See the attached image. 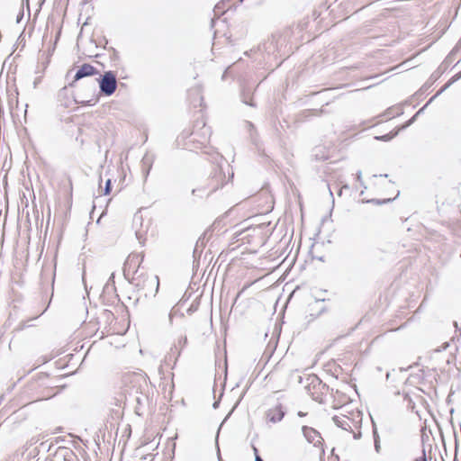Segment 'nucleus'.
I'll use <instances>...</instances> for the list:
<instances>
[{
    "label": "nucleus",
    "mask_w": 461,
    "mask_h": 461,
    "mask_svg": "<svg viewBox=\"0 0 461 461\" xmlns=\"http://www.w3.org/2000/svg\"><path fill=\"white\" fill-rule=\"evenodd\" d=\"M224 175L221 168L216 167L213 175L205 180L206 184L198 185L192 189V194L198 197L209 195L223 185Z\"/></svg>",
    "instance_id": "1"
},
{
    "label": "nucleus",
    "mask_w": 461,
    "mask_h": 461,
    "mask_svg": "<svg viewBox=\"0 0 461 461\" xmlns=\"http://www.w3.org/2000/svg\"><path fill=\"white\" fill-rule=\"evenodd\" d=\"M124 381L131 384L129 394L134 396L140 402L139 394H142L144 389L148 386L146 378L141 374L134 373L126 375Z\"/></svg>",
    "instance_id": "2"
},
{
    "label": "nucleus",
    "mask_w": 461,
    "mask_h": 461,
    "mask_svg": "<svg viewBox=\"0 0 461 461\" xmlns=\"http://www.w3.org/2000/svg\"><path fill=\"white\" fill-rule=\"evenodd\" d=\"M101 93L105 95H112L117 88L116 75L113 71H106L98 79Z\"/></svg>",
    "instance_id": "3"
},
{
    "label": "nucleus",
    "mask_w": 461,
    "mask_h": 461,
    "mask_svg": "<svg viewBox=\"0 0 461 461\" xmlns=\"http://www.w3.org/2000/svg\"><path fill=\"white\" fill-rule=\"evenodd\" d=\"M302 431L305 439L309 443L313 444L314 447H318L321 444L322 438L315 429L308 426H303Z\"/></svg>",
    "instance_id": "4"
},
{
    "label": "nucleus",
    "mask_w": 461,
    "mask_h": 461,
    "mask_svg": "<svg viewBox=\"0 0 461 461\" xmlns=\"http://www.w3.org/2000/svg\"><path fill=\"white\" fill-rule=\"evenodd\" d=\"M285 415V411L281 403H278L274 408L269 409L266 413L267 420L272 423L280 422L284 419Z\"/></svg>",
    "instance_id": "5"
},
{
    "label": "nucleus",
    "mask_w": 461,
    "mask_h": 461,
    "mask_svg": "<svg viewBox=\"0 0 461 461\" xmlns=\"http://www.w3.org/2000/svg\"><path fill=\"white\" fill-rule=\"evenodd\" d=\"M159 286V280L157 276H151L149 277H147L143 281L142 289L147 290L145 292V296H148L149 294H156L158 291Z\"/></svg>",
    "instance_id": "6"
},
{
    "label": "nucleus",
    "mask_w": 461,
    "mask_h": 461,
    "mask_svg": "<svg viewBox=\"0 0 461 461\" xmlns=\"http://www.w3.org/2000/svg\"><path fill=\"white\" fill-rule=\"evenodd\" d=\"M98 71L90 64H83L76 72L74 82L80 80L83 77H90L97 74Z\"/></svg>",
    "instance_id": "7"
},
{
    "label": "nucleus",
    "mask_w": 461,
    "mask_h": 461,
    "mask_svg": "<svg viewBox=\"0 0 461 461\" xmlns=\"http://www.w3.org/2000/svg\"><path fill=\"white\" fill-rule=\"evenodd\" d=\"M333 422L344 430L351 431L353 420L345 415H335L332 418Z\"/></svg>",
    "instance_id": "8"
},
{
    "label": "nucleus",
    "mask_w": 461,
    "mask_h": 461,
    "mask_svg": "<svg viewBox=\"0 0 461 461\" xmlns=\"http://www.w3.org/2000/svg\"><path fill=\"white\" fill-rule=\"evenodd\" d=\"M373 436H374V443H375V452L380 453V450H381L380 437H379L375 423L374 421H373Z\"/></svg>",
    "instance_id": "9"
},
{
    "label": "nucleus",
    "mask_w": 461,
    "mask_h": 461,
    "mask_svg": "<svg viewBox=\"0 0 461 461\" xmlns=\"http://www.w3.org/2000/svg\"><path fill=\"white\" fill-rule=\"evenodd\" d=\"M202 131H203V140H201V143L204 144L206 141L209 140V137L211 135V131L208 127H206L205 123H203Z\"/></svg>",
    "instance_id": "10"
},
{
    "label": "nucleus",
    "mask_w": 461,
    "mask_h": 461,
    "mask_svg": "<svg viewBox=\"0 0 461 461\" xmlns=\"http://www.w3.org/2000/svg\"><path fill=\"white\" fill-rule=\"evenodd\" d=\"M142 164L143 166H146L148 165V168L145 172V178H147L149 173V170L151 168V162L149 161V158L148 157H144L143 159H142Z\"/></svg>",
    "instance_id": "11"
},
{
    "label": "nucleus",
    "mask_w": 461,
    "mask_h": 461,
    "mask_svg": "<svg viewBox=\"0 0 461 461\" xmlns=\"http://www.w3.org/2000/svg\"><path fill=\"white\" fill-rule=\"evenodd\" d=\"M135 260H136V261L138 260V255H131V256H129V258H127V260H126V263H125V264H126L127 266L131 267V264L133 263V261H135Z\"/></svg>",
    "instance_id": "12"
},
{
    "label": "nucleus",
    "mask_w": 461,
    "mask_h": 461,
    "mask_svg": "<svg viewBox=\"0 0 461 461\" xmlns=\"http://www.w3.org/2000/svg\"><path fill=\"white\" fill-rule=\"evenodd\" d=\"M111 192V180L108 179L105 183L104 192V194H109Z\"/></svg>",
    "instance_id": "13"
},
{
    "label": "nucleus",
    "mask_w": 461,
    "mask_h": 461,
    "mask_svg": "<svg viewBox=\"0 0 461 461\" xmlns=\"http://www.w3.org/2000/svg\"><path fill=\"white\" fill-rule=\"evenodd\" d=\"M357 180L360 183V185L364 187V188H366V186L364 185L363 181H362V172L361 171H358L357 173Z\"/></svg>",
    "instance_id": "14"
},
{
    "label": "nucleus",
    "mask_w": 461,
    "mask_h": 461,
    "mask_svg": "<svg viewBox=\"0 0 461 461\" xmlns=\"http://www.w3.org/2000/svg\"><path fill=\"white\" fill-rule=\"evenodd\" d=\"M392 138H393V136H391L389 134H385V135H383V136H380V137H376L377 140H384V141H388Z\"/></svg>",
    "instance_id": "15"
},
{
    "label": "nucleus",
    "mask_w": 461,
    "mask_h": 461,
    "mask_svg": "<svg viewBox=\"0 0 461 461\" xmlns=\"http://www.w3.org/2000/svg\"><path fill=\"white\" fill-rule=\"evenodd\" d=\"M186 342H187V338H186V337H182V338H180V339H179V340H178V344H179V346H181L182 348L185 346Z\"/></svg>",
    "instance_id": "16"
},
{
    "label": "nucleus",
    "mask_w": 461,
    "mask_h": 461,
    "mask_svg": "<svg viewBox=\"0 0 461 461\" xmlns=\"http://www.w3.org/2000/svg\"><path fill=\"white\" fill-rule=\"evenodd\" d=\"M423 109H424V107H423V108H421V109H420V111H419V112H418V113H416V114H415V115H414V116H413V117L409 121V122H407V124H406L404 127L411 125V124L412 123V122L415 120L416 116H417V115H418V114H419V113H420Z\"/></svg>",
    "instance_id": "17"
},
{
    "label": "nucleus",
    "mask_w": 461,
    "mask_h": 461,
    "mask_svg": "<svg viewBox=\"0 0 461 461\" xmlns=\"http://www.w3.org/2000/svg\"><path fill=\"white\" fill-rule=\"evenodd\" d=\"M23 9L20 11L19 14L17 15V19H16V22L17 23H20V21L23 19Z\"/></svg>",
    "instance_id": "18"
},
{
    "label": "nucleus",
    "mask_w": 461,
    "mask_h": 461,
    "mask_svg": "<svg viewBox=\"0 0 461 461\" xmlns=\"http://www.w3.org/2000/svg\"><path fill=\"white\" fill-rule=\"evenodd\" d=\"M197 136H198V133L196 131H193L192 134H191V137H192L194 141L198 140L197 138H196Z\"/></svg>",
    "instance_id": "19"
},
{
    "label": "nucleus",
    "mask_w": 461,
    "mask_h": 461,
    "mask_svg": "<svg viewBox=\"0 0 461 461\" xmlns=\"http://www.w3.org/2000/svg\"><path fill=\"white\" fill-rule=\"evenodd\" d=\"M254 450H255V453H256V458H255V461H263V459L258 456L257 455V448L254 447Z\"/></svg>",
    "instance_id": "20"
},
{
    "label": "nucleus",
    "mask_w": 461,
    "mask_h": 461,
    "mask_svg": "<svg viewBox=\"0 0 461 461\" xmlns=\"http://www.w3.org/2000/svg\"><path fill=\"white\" fill-rule=\"evenodd\" d=\"M254 450H255V453H256V458H255V461H263V459L258 456L257 455V448L254 447Z\"/></svg>",
    "instance_id": "21"
},
{
    "label": "nucleus",
    "mask_w": 461,
    "mask_h": 461,
    "mask_svg": "<svg viewBox=\"0 0 461 461\" xmlns=\"http://www.w3.org/2000/svg\"><path fill=\"white\" fill-rule=\"evenodd\" d=\"M390 199L388 200H384L383 202L379 201V200H372V202H375V203L377 204H381V203H386V202H389Z\"/></svg>",
    "instance_id": "22"
},
{
    "label": "nucleus",
    "mask_w": 461,
    "mask_h": 461,
    "mask_svg": "<svg viewBox=\"0 0 461 461\" xmlns=\"http://www.w3.org/2000/svg\"><path fill=\"white\" fill-rule=\"evenodd\" d=\"M361 438V432L358 431L357 433H354V438L355 439H359Z\"/></svg>",
    "instance_id": "23"
},
{
    "label": "nucleus",
    "mask_w": 461,
    "mask_h": 461,
    "mask_svg": "<svg viewBox=\"0 0 461 461\" xmlns=\"http://www.w3.org/2000/svg\"><path fill=\"white\" fill-rule=\"evenodd\" d=\"M243 102L250 106H254V104L252 102H249L245 96L243 97Z\"/></svg>",
    "instance_id": "24"
},
{
    "label": "nucleus",
    "mask_w": 461,
    "mask_h": 461,
    "mask_svg": "<svg viewBox=\"0 0 461 461\" xmlns=\"http://www.w3.org/2000/svg\"><path fill=\"white\" fill-rule=\"evenodd\" d=\"M173 315H174V311H171L169 315H168V318H169V322L172 323V320H173Z\"/></svg>",
    "instance_id": "25"
},
{
    "label": "nucleus",
    "mask_w": 461,
    "mask_h": 461,
    "mask_svg": "<svg viewBox=\"0 0 461 461\" xmlns=\"http://www.w3.org/2000/svg\"><path fill=\"white\" fill-rule=\"evenodd\" d=\"M297 415H298L299 417H304V416H306V415H307V413H306V412H303V411H298V412H297Z\"/></svg>",
    "instance_id": "26"
},
{
    "label": "nucleus",
    "mask_w": 461,
    "mask_h": 461,
    "mask_svg": "<svg viewBox=\"0 0 461 461\" xmlns=\"http://www.w3.org/2000/svg\"><path fill=\"white\" fill-rule=\"evenodd\" d=\"M66 91H67V87L65 86V87H63V88L59 91V95L60 96L62 94H65V93H66Z\"/></svg>",
    "instance_id": "27"
},
{
    "label": "nucleus",
    "mask_w": 461,
    "mask_h": 461,
    "mask_svg": "<svg viewBox=\"0 0 461 461\" xmlns=\"http://www.w3.org/2000/svg\"><path fill=\"white\" fill-rule=\"evenodd\" d=\"M113 278H114V274H113V273H112V275H111V276H110V278H109V280H108V284H109L110 282H113Z\"/></svg>",
    "instance_id": "28"
},
{
    "label": "nucleus",
    "mask_w": 461,
    "mask_h": 461,
    "mask_svg": "<svg viewBox=\"0 0 461 461\" xmlns=\"http://www.w3.org/2000/svg\"><path fill=\"white\" fill-rule=\"evenodd\" d=\"M456 77L457 78H458V77H461V73H460L459 75L456 76Z\"/></svg>",
    "instance_id": "29"
}]
</instances>
